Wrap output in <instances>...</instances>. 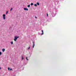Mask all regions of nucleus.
Returning <instances> with one entry per match:
<instances>
[{"mask_svg":"<svg viewBox=\"0 0 76 76\" xmlns=\"http://www.w3.org/2000/svg\"><path fill=\"white\" fill-rule=\"evenodd\" d=\"M19 37L18 36V37H15V38L14 39V40L15 41H16V40L17 39H18V38H19Z\"/></svg>","mask_w":76,"mask_h":76,"instance_id":"f257e3e1","label":"nucleus"},{"mask_svg":"<svg viewBox=\"0 0 76 76\" xmlns=\"http://www.w3.org/2000/svg\"><path fill=\"white\" fill-rule=\"evenodd\" d=\"M6 15L5 14L3 15V19L4 20L6 19Z\"/></svg>","mask_w":76,"mask_h":76,"instance_id":"f03ea898","label":"nucleus"},{"mask_svg":"<svg viewBox=\"0 0 76 76\" xmlns=\"http://www.w3.org/2000/svg\"><path fill=\"white\" fill-rule=\"evenodd\" d=\"M33 48H34V46H35V42H33Z\"/></svg>","mask_w":76,"mask_h":76,"instance_id":"7ed1b4c3","label":"nucleus"},{"mask_svg":"<svg viewBox=\"0 0 76 76\" xmlns=\"http://www.w3.org/2000/svg\"><path fill=\"white\" fill-rule=\"evenodd\" d=\"M24 10H27V11H28V9L27 8H24Z\"/></svg>","mask_w":76,"mask_h":76,"instance_id":"20e7f679","label":"nucleus"},{"mask_svg":"<svg viewBox=\"0 0 76 76\" xmlns=\"http://www.w3.org/2000/svg\"><path fill=\"white\" fill-rule=\"evenodd\" d=\"M2 51H3V52H4V51H5V49H2Z\"/></svg>","mask_w":76,"mask_h":76,"instance_id":"39448f33","label":"nucleus"},{"mask_svg":"<svg viewBox=\"0 0 76 76\" xmlns=\"http://www.w3.org/2000/svg\"><path fill=\"white\" fill-rule=\"evenodd\" d=\"M42 35H43V34H44V32L43 31V30H42Z\"/></svg>","mask_w":76,"mask_h":76,"instance_id":"423d86ee","label":"nucleus"},{"mask_svg":"<svg viewBox=\"0 0 76 76\" xmlns=\"http://www.w3.org/2000/svg\"><path fill=\"white\" fill-rule=\"evenodd\" d=\"M34 6L37 7V4H34Z\"/></svg>","mask_w":76,"mask_h":76,"instance_id":"0eeeda50","label":"nucleus"},{"mask_svg":"<svg viewBox=\"0 0 76 76\" xmlns=\"http://www.w3.org/2000/svg\"><path fill=\"white\" fill-rule=\"evenodd\" d=\"M31 6H32V5H34V4H33V3H31Z\"/></svg>","mask_w":76,"mask_h":76,"instance_id":"6e6552de","label":"nucleus"},{"mask_svg":"<svg viewBox=\"0 0 76 76\" xmlns=\"http://www.w3.org/2000/svg\"><path fill=\"white\" fill-rule=\"evenodd\" d=\"M11 44L12 45L13 44V42H11Z\"/></svg>","mask_w":76,"mask_h":76,"instance_id":"1a4fd4ad","label":"nucleus"},{"mask_svg":"<svg viewBox=\"0 0 76 76\" xmlns=\"http://www.w3.org/2000/svg\"><path fill=\"white\" fill-rule=\"evenodd\" d=\"M37 5H38V6H39V4L38 2H37Z\"/></svg>","mask_w":76,"mask_h":76,"instance_id":"9d476101","label":"nucleus"},{"mask_svg":"<svg viewBox=\"0 0 76 76\" xmlns=\"http://www.w3.org/2000/svg\"><path fill=\"white\" fill-rule=\"evenodd\" d=\"M27 7H30V4L28 5V6Z\"/></svg>","mask_w":76,"mask_h":76,"instance_id":"9b49d317","label":"nucleus"},{"mask_svg":"<svg viewBox=\"0 0 76 76\" xmlns=\"http://www.w3.org/2000/svg\"><path fill=\"white\" fill-rule=\"evenodd\" d=\"M22 60H23V59H24V58H23V56H22Z\"/></svg>","mask_w":76,"mask_h":76,"instance_id":"f8f14e48","label":"nucleus"},{"mask_svg":"<svg viewBox=\"0 0 76 76\" xmlns=\"http://www.w3.org/2000/svg\"><path fill=\"white\" fill-rule=\"evenodd\" d=\"M12 9H13V8H12L10 10V12H11V11H12Z\"/></svg>","mask_w":76,"mask_h":76,"instance_id":"ddd939ff","label":"nucleus"},{"mask_svg":"<svg viewBox=\"0 0 76 76\" xmlns=\"http://www.w3.org/2000/svg\"><path fill=\"white\" fill-rule=\"evenodd\" d=\"M26 58L27 60H28V57H26Z\"/></svg>","mask_w":76,"mask_h":76,"instance_id":"4468645a","label":"nucleus"},{"mask_svg":"<svg viewBox=\"0 0 76 76\" xmlns=\"http://www.w3.org/2000/svg\"><path fill=\"white\" fill-rule=\"evenodd\" d=\"M7 13H8V11H7L6 14H7Z\"/></svg>","mask_w":76,"mask_h":76,"instance_id":"2eb2a0df","label":"nucleus"},{"mask_svg":"<svg viewBox=\"0 0 76 76\" xmlns=\"http://www.w3.org/2000/svg\"><path fill=\"white\" fill-rule=\"evenodd\" d=\"M8 70H10V68L9 67L8 68Z\"/></svg>","mask_w":76,"mask_h":76,"instance_id":"dca6fc26","label":"nucleus"},{"mask_svg":"<svg viewBox=\"0 0 76 76\" xmlns=\"http://www.w3.org/2000/svg\"><path fill=\"white\" fill-rule=\"evenodd\" d=\"M1 54H2L1 52H0V55H1Z\"/></svg>","mask_w":76,"mask_h":76,"instance_id":"f3484780","label":"nucleus"},{"mask_svg":"<svg viewBox=\"0 0 76 76\" xmlns=\"http://www.w3.org/2000/svg\"><path fill=\"white\" fill-rule=\"evenodd\" d=\"M30 49V47H29V48H28V50Z\"/></svg>","mask_w":76,"mask_h":76,"instance_id":"a211bd4d","label":"nucleus"},{"mask_svg":"<svg viewBox=\"0 0 76 76\" xmlns=\"http://www.w3.org/2000/svg\"><path fill=\"white\" fill-rule=\"evenodd\" d=\"M47 16H48V13L47 14Z\"/></svg>","mask_w":76,"mask_h":76,"instance_id":"6ab92c4d","label":"nucleus"},{"mask_svg":"<svg viewBox=\"0 0 76 76\" xmlns=\"http://www.w3.org/2000/svg\"><path fill=\"white\" fill-rule=\"evenodd\" d=\"M10 70H13L12 69H10Z\"/></svg>","mask_w":76,"mask_h":76,"instance_id":"aec40b11","label":"nucleus"},{"mask_svg":"<svg viewBox=\"0 0 76 76\" xmlns=\"http://www.w3.org/2000/svg\"><path fill=\"white\" fill-rule=\"evenodd\" d=\"M35 18H36L37 19V17H35Z\"/></svg>","mask_w":76,"mask_h":76,"instance_id":"412c9836","label":"nucleus"},{"mask_svg":"<svg viewBox=\"0 0 76 76\" xmlns=\"http://www.w3.org/2000/svg\"><path fill=\"white\" fill-rule=\"evenodd\" d=\"M1 67H0V70L1 69Z\"/></svg>","mask_w":76,"mask_h":76,"instance_id":"4be33fe9","label":"nucleus"}]
</instances>
